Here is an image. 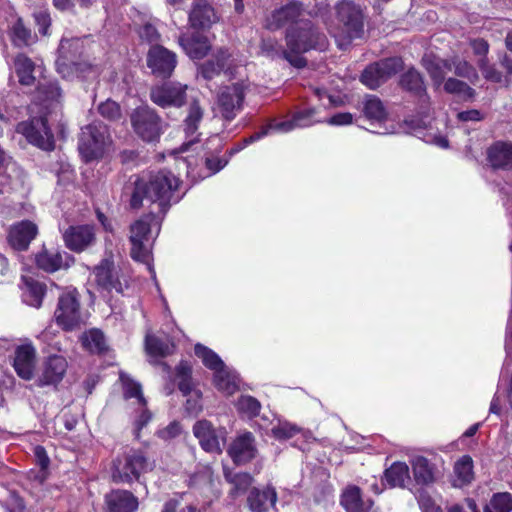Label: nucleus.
<instances>
[{"label": "nucleus", "mask_w": 512, "mask_h": 512, "mask_svg": "<svg viewBox=\"0 0 512 512\" xmlns=\"http://www.w3.org/2000/svg\"><path fill=\"white\" fill-rule=\"evenodd\" d=\"M245 97L243 83H234L220 89L217 97V109L221 115L232 120L241 111Z\"/></svg>", "instance_id": "obj_13"}, {"label": "nucleus", "mask_w": 512, "mask_h": 512, "mask_svg": "<svg viewBox=\"0 0 512 512\" xmlns=\"http://www.w3.org/2000/svg\"><path fill=\"white\" fill-rule=\"evenodd\" d=\"M191 373L192 367L187 362H181L176 368L179 390L184 396H188L186 400V411L189 414L197 415L203 409L201 402L202 394L199 390L192 389Z\"/></svg>", "instance_id": "obj_17"}, {"label": "nucleus", "mask_w": 512, "mask_h": 512, "mask_svg": "<svg viewBox=\"0 0 512 512\" xmlns=\"http://www.w3.org/2000/svg\"><path fill=\"white\" fill-rule=\"evenodd\" d=\"M78 150L85 162L99 160L112 151V140L105 124L93 122L82 128Z\"/></svg>", "instance_id": "obj_6"}, {"label": "nucleus", "mask_w": 512, "mask_h": 512, "mask_svg": "<svg viewBox=\"0 0 512 512\" xmlns=\"http://www.w3.org/2000/svg\"><path fill=\"white\" fill-rule=\"evenodd\" d=\"M122 384H123V390H124V396L127 400H134V403L138 406L139 409V415L137 419L135 420V436L139 437L140 430L150 421L151 414L150 412L145 408L146 407V401L143 397L141 386L139 383L133 381L128 376H125L121 374L120 376Z\"/></svg>", "instance_id": "obj_18"}, {"label": "nucleus", "mask_w": 512, "mask_h": 512, "mask_svg": "<svg viewBox=\"0 0 512 512\" xmlns=\"http://www.w3.org/2000/svg\"><path fill=\"white\" fill-rule=\"evenodd\" d=\"M200 160L204 166L199 170L197 169L198 159L193 156H188L179 161V165H186L187 175L194 180H198L205 179L216 174L223 169L229 161L227 158H219L213 155L206 156L205 158L202 157Z\"/></svg>", "instance_id": "obj_19"}, {"label": "nucleus", "mask_w": 512, "mask_h": 512, "mask_svg": "<svg viewBox=\"0 0 512 512\" xmlns=\"http://www.w3.org/2000/svg\"><path fill=\"white\" fill-rule=\"evenodd\" d=\"M277 493L273 487L264 490L253 489L248 496V505L252 512H265L275 505Z\"/></svg>", "instance_id": "obj_35"}, {"label": "nucleus", "mask_w": 512, "mask_h": 512, "mask_svg": "<svg viewBox=\"0 0 512 512\" xmlns=\"http://www.w3.org/2000/svg\"><path fill=\"white\" fill-rule=\"evenodd\" d=\"M337 21V25L330 32L341 49L346 48L354 39L362 37V12L351 1L341 0L338 3Z\"/></svg>", "instance_id": "obj_5"}, {"label": "nucleus", "mask_w": 512, "mask_h": 512, "mask_svg": "<svg viewBox=\"0 0 512 512\" xmlns=\"http://www.w3.org/2000/svg\"><path fill=\"white\" fill-rule=\"evenodd\" d=\"M177 64L176 55L163 46H152L147 55V65L159 77H169Z\"/></svg>", "instance_id": "obj_21"}, {"label": "nucleus", "mask_w": 512, "mask_h": 512, "mask_svg": "<svg viewBox=\"0 0 512 512\" xmlns=\"http://www.w3.org/2000/svg\"><path fill=\"white\" fill-rule=\"evenodd\" d=\"M194 352L201 359L203 365L213 371V374L227 366L216 352L202 344H196Z\"/></svg>", "instance_id": "obj_45"}, {"label": "nucleus", "mask_w": 512, "mask_h": 512, "mask_svg": "<svg viewBox=\"0 0 512 512\" xmlns=\"http://www.w3.org/2000/svg\"><path fill=\"white\" fill-rule=\"evenodd\" d=\"M179 44L191 59H202L210 50L207 38L200 35L181 36Z\"/></svg>", "instance_id": "obj_37"}, {"label": "nucleus", "mask_w": 512, "mask_h": 512, "mask_svg": "<svg viewBox=\"0 0 512 512\" xmlns=\"http://www.w3.org/2000/svg\"><path fill=\"white\" fill-rule=\"evenodd\" d=\"M353 121V115L351 113L343 112L337 113L327 120V123L335 126L349 125Z\"/></svg>", "instance_id": "obj_62"}, {"label": "nucleus", "mask_w": 512, "mask_h": 512, "mask_svg": "<svg viewBox=\"0 0 512 512\" xmlns=\"http://www.w3.org/2000/svg\"><path fill=\"white\" fill-rule=\"evenodd\" d=\"M218 21L214 8L207 0H193L189 22L195 28H210Z\"/></svg>", "instance_id": "obj_30"}, {"label": "nucleus", "mask_w": 512, "mask_h": 512, "mask_svg": "<svg viewBox=\"0 0 512 512\" xmlns=\"http://www.w3.org/2000/svg\"><path fill=\"white\" fill-rule=\"evenodd\" d=\"M341 504L347 512H366L372 506V501H363L360 489L356 486L347 487L341 497Z\"/></svg>", "instance_id": "obj_40"}, {"label": "nucleus", "mask_w": 512, "mask_h": 512, "mask_svg": "<svg viewBox=\"0 0 512 512\" xmlns=\"http://www.w3.org/2000/svg\"><path fill=\"white\" fill-rule=\"evenodd\" d=\"M256 453L255 438L251 432L238 434L228 448V454L236 464L251 461Z\"/></svg>", "instance_id": "obj_24"}, {"label": "nucleus", "mask_w": 512, "mask_h": 512, "mask_svg": "<svg viewBox=\"0 0 512 512\" xmlns=\"http://www.w3.org/2000/svg\"><path fill=\"white\" fill-rule=\"evenodd\" d=\"M401 86L411 92L416 94L425 93V87L423 79L420 73L411 68L405 74H403L401 78ZM424 96L427 98L426 94Z\"/></svg>", "instance_id": "obj_49"}, {"label": "nucleus", "mask_w": 512, "mask_h": 512, "mask_svg": "<svg viewBox=\"0 0 512 512\" xmlns=\"http://www.w3.org/2000/svg\"><path fill=\"white\" fill-rule=\"evenodd\" d=\"M402 67L400 58H388L368 66L361 76V81L370 89H376L381 83L394 75Z\"/></svg>", "instance_id": "obj_16"}, {"label": "nucleus", "mask_w": 512, "mask_h": 512, "mask_svg": "<svg viewBox=\"0 0 512 512\" xmlns=\"http://www.w3.org/2000/svg\"><path fill=\"white\" fill-rule=\"evenodd\" d=\"M14 70L22 85H32L37 76H42L41 65H36L30 58L19 54L14 60Z\"/></svg>", "instance_id": "obj_33"}, {"label": "nucleus", "mask_w": 512, "mask_h": 512, "mask_svg": "<svg viewBox=\"0 0 512 512\" xmlns=\"http://www.w3.org/2000/svg\"><path fill=\"white\" fill-rule=\"evenodd\" d=\"M235 406L240 415L249 419L256 417L261 409L260 402L250 395L240 396L237 399Z\"/></svg>", "instance_id": "obj_47"}, {"label": "nucleus", "mask_w": 512, "mask_h": 512, "mask_svg": "<svg viewBox=\"0 0 512 512\" xmlns=\"http://www.w3.org/2000/svg\"><path fill=\"white\" fill-rule=\"evenodd\" d=\"M202 117H203V110L199 106V104L194 101L193 103H191V105L189 107L188 115L184 121L185 133H186L187 137H190L191 139L189 140L188 143L183 145V151L188 150L189 146L191 144H193L194 141L196 140L197 137L195 136V134L198 130V125H199L200 121L202 120Z\"/></svg>", "instance_id": "obj_43"}, {"label": "nucleus", "mask_w": 512, "mask_h": 512, "mask_svg": "<svg viewBox=\"0 0 512 512\" xmlns=\"http://www.w3.org/2000/svg\"><path fill=\"white\" fill-rule=\"evenodd\" d=\"M22 281L24 282L23 301L29 306L39 308L46 292L45 285L26 276H22Z\"/></svg>", "instance_id": "obj_41"}, {"label": "nucleus", "mask_w": 512, "mask_h": 512, "mask_svg": "<svg viewBox=\"0 0 512 512\" xmlns=\"http://www.w3.org/2000/svg\"><path fill=\"white\" fill-rule=\"evenodd\" d=\"M451 68L454 67V72L456 75L460 77H465L469 79L471 82L478 78L475 69L465 60H460L458 58L450 61Z\"/></svg>", "instance_id": "obj_53"}, {"label": "nucleus", "mask_w": 512, "mask_h": 512, "mask_svg": "<svg viewBox=\"0 0 512 512\" xmlns=\"http://www.w3.org/2000/svg\"><path fill=\"white\" fill-rule=\"evenodd\" d=\"M145 347L151 357H165L174 350V344L170 340H161L150 334L146 335Z\"/></svg>", "instance_id": "obj_46"}, {"label": "nucleus", "mask_w": 512, "mask_h": 512, "mask_svg": "<svg viewBox=\"0 0 512 512\" xmlns=\"http://www.w3.org/2000/svg\"><path fill=\"white\" fill-rule=\"evenodd\" d=\"M36 24L38 26V31L42 35H47L48 28L50 26V17L49 15L44 12L40 11L34 15Z\"/></svg>", "instance_id": "obj_61"}, {"label": "nucleus", "mask_w": 512, "mask_h": 512, "mask_svg": "<svg viewBox=\"0 0 512 512\" xmlns=\"http://www.w3.org/2000/svg\"><path fill=\"white\" fill-rule=\"evenodd\" d=\"M226 479L232 483L235 487L236 492L245 491L252 484V477L247 473H238L235 475H231L227 471H225Z\"/></svg>", "instance_id": "obj_55"}, {"label": "nucleus", "mask_w": 512, "mask_h": 512, "mask_svg": "<svg viewBox=\"0 0 512 512\" xmlns=\"http://www.w3.org/2000/svg\"><path fill=\"white\" fill-rule=\"evenodd\" d=\"M448 512H478V509L476 502L473 499L467 498L462 504L451 506Z\"/></svg>", "instance_id": "obj_63"}, {"label": "nucleus", "mask_w": 512, "mask_h": 512, "mask_svg": "<svg viewBox=\"0 0 512 512\" xmlns=\"http://www.w3.org/2000/svg\"><path fill=\"white\" fill-rule=\"evenodd\" d=\"M487 160L493 168L512 169V143L497 141L487 149Z\"/></svg>", "instance_id": "obj_32"}, {"label": "nucleus", "mask_w": 512, "mask_h": 512, "mask_svg": "<svg viewBox=\"0 0 512 512\" xmlns=\"http://www.w3.org/2000/svg\"><path fill=\"white\" fill-rule=\"evenodd\" d=\"M95 281L106 291L123 293L129 287V274L126 268L114 267L113 262L104 259L94 269Z\"/></svg>", "instance_id": "obj_10"}, {"label": "nucleus", "mask_w": 512, "mask_h": 512, "mask_svg": "<svg viewBox=\"0 0 512 512\" xmlns=\"http://www.w3.org/2000/svg\"><path fill=\"white\" fill-rule=\"evenodd\" d=\"M101 116L108 120H116L121 116V109L118 103L112 100H106L98 107Z\"/></svg>", "instance_id": "obj_56"}, {"label": "nucleus", "mask_w": 512, "mask_h": 512, "mask_svg": "<svg viewBox=\"0 0 512 512\" xmlns=\"http://www.w3.org/2000/svg\"><path fill=\"white\" fill-rule=\"evenodd\" d=\"M26 185L27 176L24 170L13 160L8 161L0 172V194L23 192Z\"/></svg>", "instance_id": "obj_23"}, {"label": "nucleus", "mask_w": 512, "mask_h": 512, "mask_svg": "<svg viewBox=\"0 0 512 512\" xmlns=\"http://www.w3.org/2000/svg\"><path fill=\"white\" fill-rule=\"evenodd\" d=\"M71 262L72 258L66 252L57 249L43 248L35 256L37 267L48 273L66 269L71 265Z\"/></svg>", "instance_id": "obj_26"}, {"label": "nucleus", "mask_w": 512, "mask_h": 512, "mask_svg": "<svg viewBox=\"0 0 512 512\" xmlns=\"http://www.w3.org/2000/svg\"><path fill=\"white\" fill-rule=\"evenodd\" d=\"M180 180L170 171H159L151 175L148 182L137 181L131 197V206L138 208L143 198L157 203L160 211L165 213L167 208L180 200L178 194Z\"/></svg>", "instance_id": "obj_2"}, {"label": "nucleus", "mask_w": 512, "mask_h": 512, "mask_svg": "<svg viewBox=\"0 0 512 512\" xmlns=\"http://www.w3.org/2000/svg\"><path fill=\"white\" fill-rule=\"evenodd\" d=\"M214 58L215 61L209 60L199 68L205 79H212L221 72L232 73V69L240 62L236 55L225 50L219 51Z\"/></svg>", "instance_id": "obj_27"}, {"label": "nucleus", "mask_w": 512, "mask_h": 512, "mask_svg": "<svg viewBox=\"0 0 512 512\" xmlns=\"http://www.w3.org/2000/svg\"><path fill=\"white\" fill-rule=\"evenodd\" d=\"M444 90L447 93L458 96L462 100H470L474 96V90L471 87H469L466 83L454 78H449L444 83Z\"/></svg>", "instance_id": "obj_51"}, {"label": "nucleus", "mask_w": 512, "mask_h": 512, "mask_svg": "<svg viewBox=\"0 0 512 512\" xmlns=\"http://www.w3.org/2000/svg\"><path fill=\"white\" fill-rule=\"evenodd\" d=\"M182 432V427L179 422L173 421L165 428L159 430L157 435L163 440H171L179 436Z\"/></svg>", "instance_id": "obj_57"}, {"label": "nucleus", "mask_w": 512, "mask_h": 512, "mask_svg": "<svg viewBox=\"0 0 512 512\" xmlns=\"http://www.w3.org/2000/svg\"><path fill=\"white\" fill-rule=\"evenodd\" d=\"M83 346L90 352H102L105 349L104 335L100 330L91 329L81 337Z\"/></svg>", "instance_id": "obj_50"}, {"label": "nucleus", "mask_w": 512, "mask_h": 512, "mask_svg": "<svg viewBox=\"0 0 512 512\" xmlns=\"http://www.w3.org/2000/svg\"><path fill=\"white\" fill-rule=\"evenodd\" d=\"M316 110L306 109L295 113L292 119L270 120L258 133H264V137L273 133H288L296 128L309 127L320 120L315 119Z\"/></svg>", "instance_id": "obj_15"}, {"label": "nucleus", "mask_w": 512, "mask_h": 512, "mask_svg": "<svg viewBox=\"0 0 512 512\" xmlns=\"http://www.w3.org/2000/svg\"><path fill=\"white\" fill-rule=\"evenodd\" d=\"M37 234V225L31 221L24 220L10 227L8 242L16 250H26Z\"/></svg>", "instance_id": "obj_28"}, {"label": "nucleus", "mask_w": 512, "mask_h": 512, "mask_svg": "<svg viewBox=\"0 0 512 512\" xmlns=\"http://www.w3.org/2000/svg\"><path fill=\"white\" fill-rule=\"evenodd\" d=\"M479 67L487 80L501 82V75L494 68L489 67L484 59L479 60Z\"/></svg>", "instance_id": "obj_60"}, {"label": "nucleus", "mask_w": 512, "mask_h": 512, "mask_svg": "<svg viewBox=\"0 0 512 512\" xmlns=\"http://www.w3.org/2000/svg\"><path fill=\"white\" fill-rule=\"evenodd\" d=\"M36 351L32 345L19 346L15 351L14 369L19 377L31 380L35 371Z\"/></svg>", "instance_id": "obj_29"}, {"label": "nucleus", "mask_w": 512, "mask_h": 512, "mask_svg": "<svg viewBox=\"0 0 512 512\" xmlns=\"http://www.w3.org/2000/svg\"><path fill=\"white\" fill-rule=\"evenodd\" d=\"M79 39L63 38L59 45V57L56 60L57 72L68 80L80 78L82 80H95L98 77V69L86 62H69L68 53L72 47H78Z\"/></svg>", "instance_id": "obj_8"}, {"label": "nucleus", "mask_w": 512, "mask_h": 512, "mask_svg": "<svg viewBox=\"0 0 512 512\" xmlns=\"http://www.w3.org/2000/svg\"><path fill=\"white\" fill-rule=\"evenodd\" d=\"M131 124L134 132L146 142L158 140L162 133L160 117L148 106H141L133 111Z\"/></svg>", "instance_id": "obj_11"}, {"label": "nucleus", "mask_w": 512, "mask_h": 512, "mask_svg": "<svg viewBox=\"0 0 512 512\" xmlns=\"http://www.w3.org/2000/svg\"><path fill=\"white\" fill-rule=\"evenodd\" d=\"M300 430L288 423V422H278L276 425H274L271 429V433L273 437L279 440H285L292 438L294 435L299 433Z\"/></svg>", "instance_id": "obj_54"}, {"label": "nucleus", "mask_w": 512, "mask_h": 512, "mask_svg": "<svg viewBox=\"0 0 512 512\" xmlns=\"http://www.w3.org/2000/svg\"><path fill=\"white\" fill-rule=\"evenodd\" d=\"M160 231V221L154 214H148L137 220L130 228L131 257L147 265L152 278L156 274L151 264V247L153 239Z\"/></svg>", "instance_id": "obj_4"}, {"label": "nucleus", "mask_w": 512, "mask_h": 512, "mask_svg": "<svg viewBox=\"0 0 512 512\" xmlns=\"http://www.w3.org/2000/svg\"><path fill=\"white\" fill-rule=\"evenodd\" d=\"M192 430L204 451L213 454L222 453L227 434L224 427H215L210 421L202 419L193 425Z\"/></svg>", "instance_id": "obj_12"}, {"label": "nucleus", "mask_w": 512, "mask_h": 512, "mask_svg": "<svg viewBox=\"0 0 512 512\" xmlns=\"http://www.w3.org/2000/svg\"><path fill=\"white\" fill-rule=\"evenodd\" d=\"M107 512H134L138 508V499L125 490H114L106 495Z\"/></svg>", "instance_id": "obj_31"}, {"label": "nucleus", "mask_w": 512, "mask_h": 512, "mask_svg": "<svg viewBox=\"0 0 512 512\" xmlns=\"http://www.w3.org/2000/svg\"><path fill=\"white\" fill-rule=\"evenodd\" d=\"M454 475L453 485L455 487H463L472 482L474 479L473 460L469 455H464L455 462Z\"/></svg>", "instance_id": "obj_42"}, {"label": "nucleus", "mask_w": 512, "mask_h": 512, "mask_svg": "<svg viewBox=\"0 0 512 512\" xmlns=\"http://www.w3.org/2000/svg\"><path fill=\"white\" fill-rule=\"evenodd\" d=\"M484 512H512V495L508 492L494 494Z\"/></svg>", "instance_id": "obj_48"}, {"label": "nucleus", "mask_w": 512, "mask_h": 512, "mask_svg": "<svg viewBox=\"0 0 512 512\" xmlns=\"http://www.w3.org/2000/svg\"><path fill=\"white\" fill-rule=\"evenodd\" d=\"M363 114L372 126L378 127L374 132L380 135L397 132L395 125L390 122L388 113L382 101L375 96H368L363 102Z\"/></svg>", "instance_id": "obj_14"}, {"label": "nucleus", "mask_w": 512, "mask_h": 512, "mask_svg": "<svg viewBox=\"0 0 512 512\" xmlns=\"http://www.w3.org/2000/svg\"><path fill=\"white\" fill-rule=\"evenodd\" d=\"M301 8L296 2L289 3L288 5L275 10L270 17L267 18L266 27L268 29H277L289 21H294L296 17L300 16Z\"/></svg>", "instance_id": "obj_39"}, {"label": "nucleus", "mask_w": 512, "mask_h": 512, "mask_svg": "<svg viewBox=\"0 0 512 512\" xmlns=\"http://www.w3.org/2000/svg\"><path fill=\"white\" fill-rule=\"evenodd\" d=\"M288 50L284 52L285 58L296 67H303L306 62L300 54L311 49H324L327 38L315 29L309 20H301L293 25L286 35Z\"/></svg>", "instance_id": "obj_3"}, {"label": "nucleus", "mask_w": 512, "mask_h": 512, "mask_svg": "<svg viewBox=\"0 0 512 512\" xmlns=\"http://www.w3.org/2000/svg\"><path fill=\"white\" fill-rule=\"evenodd\" d=\"M385 480L391 487H406L410 483V471L405 462H395L385 471Z\"/></svg>", "instance_id": "obj_44"}, {"label": "nucleus", "mask_w": 512, "mask_h": 512, "mask_svg": "<svg viewBox=\"0 0 512 512\" xmlns=\"http://www.w3.org/2000/svg\"><path fill=\"white\" fill-rule=\"evenodd\" d=\"M86 315L80 306L79 293L75 288L65 289L58 298L54 319L65 331L79 329L86 322Z\"/></svg>", "instance_id": "obj_7"}, {"label": "nucleus", "mask_w": 512, "mask_h": 512, "mask_svg": "<svg viewBox=\"0 0 512 512\" xmlns=\"http://www.w3.org/2000/svg\"><path fill=\"white\" fill-rule=\"evenodd\" d=\"M418 503L422 512H442L441 507L427 494H421Z\"/></svg>", "instance_id": "obj_58"}, {"label": "nucleus", "mask_w": 512, "mask_h": 512, "mask_svg": "<svg viewBox=\"0 0 512 512\" xmlns=\"http://www.w3.org/2000/svg\"><path fill=\"white\" fill-rule=\"evenodd\" d=\"M413 476L419 484H431L436 480V469L427 458L423 456H415L410 461Z\"/></svg>", "instance_id": "obj_38"}, {"label": "nucleus", "mask_w": 512, "mask_h": 512, "mask_svg": "<svg viewBox=\"0 0 512 512\" xmlns=\"http://www.w3.org/2000/svg\"><path fill=\"white\" fill-rule=\"evenodd\" d=\"M139 35L147 42H153L158 39V32L152 24H145L139 30Z\"/></svg>", "instance_id": "obj_64"}, {"label": "nucleus", "mask_w": 512, "mask_h": 512, "mask_svg": "<svg viewBox=\"0 0 512 512\" xmlns=\"http://www.w3.org/2000/svg\"><path fill=\"white\" fill-rule=\"evenodd\" d=\"M239 376L235 370L226 366L213 374V384L223 394L230 396L239 389Z\"/></svg>", "instance_id": "obj_36"}, {"label": "nucleus", "mask_w": 512, "mask_h": 512, "mask_svg": "<svg viewBox=\"0 0 512 512\" xmlns=\"http://www.w3.org/2000/svg\"><path fill=\"white\" fill-rule=\"evenodd\" d=\"M75 3L81 7L87 8L91 5V0H54V6L60 11H69Z\"/></svg>", "instance_id": "obj_59"}, {"label": "nucleus", "mask_w": 512, "mask_h": 512, "mask_svg": "<svg viewBox=\"0 0 512 512\" xmlns=\"http://www.w3.org/2000/svg\"><path fill=\"white\" fill-rule=\"evenodd\" d=\"M11 38L13 43L17 46L28 45L31 41L30 30L24 26L20 19L17 20V22L12 27Z\"/></svg>", "instance_id": "obj_52"}, {"label": "nucleus", "mask_w": 512, "mask_h": 512, "mask_svg": "<svg viewBox=\"0 0 512 512\" xmlns=\"http://www.w3.org/2000/svg\"><path fill=\"white\" fill-rule=\"evenodd\" d=\"M68 362L62 355H50L41 367V373L37 379L39 386L57 385L60 383L67 371Z\"/></svg>", "instance_id": "obj_22"}, {"label": "nucleus", "mask_w": 512, "mask_h": 512, "mask_svg": "<svg viewBox=\"0 0 512 512\" xmlns=\"http://www.w3.org/2000/svg\"><path fill=\"white\" fill-rule=\"evenodd\" d=\"M422 64L436 89L443 83L446 73L451 71L450 60L441 59L433 54H425L422 59Z\"/></svg>", "instance_id": "obj_34"}, {"label": "nucleus", "mask_w": 512, "mask_h": 512, "mask_svg": "<svg viewBox=\"0 0 512 512\" xmlns=\"http://www.w3.org/2000/svg\"><path fill=\"white\" fill-rule=\"evenodd\" d=\"M153 467L143 452L129 450L114 462L112 477L116 482L129 483Z\"/></svg>", "instance_id": "obj_9"}, {"label": "nucleus", "mask_w": 512, "mask_h": 512, "mask_svg": "<svg viewBox=\"0 0 512 512\" xmlns=\"http://www.w3.org/2000/svg\"><path fill=\"white\" fill-rule=\"evenodd\" d=\"M65 245L74 252H82L95 241L94 227L91 225L70 226L63 235Z\"/></svg>", "instance_id": "obj_25"}, {"label": "nucleus", "mask_w": 512, "mask_h": 512, "mask_svg": "<svg viewBox=\"0 0 512 512\" xmlns=\"http://www.w3.org/2000/svg\"><path fill=\"white\" fill-rule=\"evenodd\" d=\"M186 89L187 86L181 83H165L152 88L150 97L160 107H180L185 102Z\"/></svg>", "instance_id": "obj_20"}, {"label": "nucleus", "mask_w": 512, "mask_h": 512, "mask_svg": "<svg viewBox=\"0 0 512 512\" xmlns=\"http://www.w3.org/2000/svg\"><path fill=\"white\" fill-rule=\"evenodd\" d=\"M61 97V90L56 82L45 78L43 82L39 81L31 111L37 110L40 113H45V116L33 117L30 122H22L17 126L18 132L22 133L31 144L43 150L54 148V138L47 126L46 114L58 107Z\"/></svg>", "instance_id": "obj_1"}]
</instances>
